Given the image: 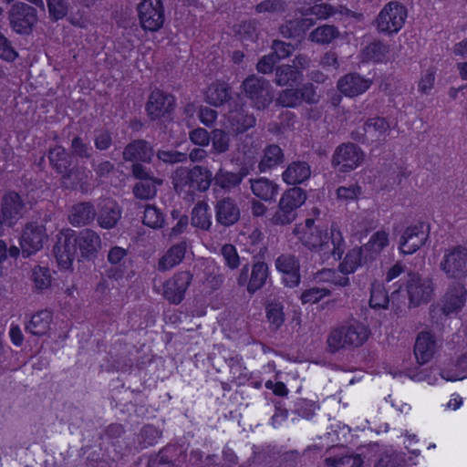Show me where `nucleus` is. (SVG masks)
Here are the masks:
<instances>
[{
  "instance_id": "39",
  "label": "nucleus",
  "mask_w": 467,
  "mask_h": 467,
  "mask_svg": "<svg viewBox=\"0 0 467 467\" xmlns=\"http://www.w3.org/2000/svg\"><path fill=\"white\" fill-rule=\"evenodd\" d=\"M246 175L244 171L239 172H232L223 169H219L213 176L214 185L222 188L226 192H230L232 189L237 187Z\"/></svg>"
},
{
  "instance_id": "7",
  "label": "nucleus",
  "mask_w": 467,
  "mask_h": 467,
  "mask_svg": "<svg viewBox=\"0 0 467 467\" xmlns=\"http://www.w3.org/2000/svg\"><path fill=\"white\" fill-rule=\"evenodd\" d=\"M364 152L356 144L348 142L337 146L332 156V166L340 172H349L360 165Z\"/></svg>"
},
{
  "instance_id": "64",
  "label": "nucleus",
  "mask_w": 467,
  "mask_h": 467,
  "mask_svg": "<svg viewBox=\"0 0 467 467\" xmlns=\"http://www.w3.org/2000/svg\"><path fill=\"white\" fill-rule=\"evenodd\" d=\"M271 47L273 49L272 54L277 61L290 57L295 50L294 45L278 39L272 42Z\"/></svg>"
},
{
  "instance_id": "42",
  "label": "nucleus",
  "mask_w": 467,
  "mask_h": 467,
  "mask_svg": "<svg viewBox=\"0 0 467 467\" xmlns=\"http://www.w3.org/2000/svg\"><path fill=\"white\" fill-rule=\"evenodd\" d=\"M366 130H368L370 140H380L385 138L390 130V123L386 118L375 116L368 118L366 122Z\"/></svg>"
},
{
  "instance_id": "1",
  "label": "nucleus",
  "mask_w": 467,
  "mask_h": 467,
  "mask_svg": "<svg viewBox=\"0 0 467 467\" xmlns=\"http://www.w3.org/2000/svg\"><path fill=\"white\" fill-rule=\"evenodd\" d=\"M300 240L309 250L323 253L324 255L331 254L336 260L341 259L345 252L344 238L335 225L331 226L330 235L321 228H312L303 231Z\"/></svg>"
},
{
  "instance_id": "10",
  "label": "nucleus",
  "mask_w": 467,
  "mask_h": 467,
  "mask_svg": "<svg viewBox=\"0 0 467 467\" xmlns=\"http://www.w3.org/2000/svg\"><path fill=\"white\" fill-rule=\"evenodd\" d=\"M429 239V226L418 223L408 226L400 236L399 248L404 254H412L422 247Z\"/></svg>"
},
{
  "instance_id": "62",
  "label": "nucleus",
  "mask_w": 467,
  "mask_h": 467,
  "mask_svg": "<svg viewBox=\"0 0 467 467\" xmlns=\"http://www.w3.org/2000/svg\"><path fill=\"white\" fill-rule=\"evenodd\" d=\"M159 161H161L167 164H175L179 162H184L188 159V155L185 152L178 150H159L156 153Z\"/></svg>"
},
{
  "instance_id": "37",
  "label": "nucleus",
  "mask_w": 467,
  "mask_h": 467,
  "mask_svg": "<svg viewBox=\"0 0 467 467\" xmlns=\"http://www.w3.org/2000/svg\"><path fill=\"white\" fill-rule=\"evenodd\" d=\"M52 168L60 174H66L72 164V156L62 146H56L48 152Z\"/></svg>"
},
{
  "instance_id": "30",
  "label": "nucleus",
  "mask_w": 467,
  "mask_h": 467,
  "mask_svg": "<svg viewBox=\"0 0 467 467\" xmlns=\"http://www.w3.org/2000/svg\"><path fill=\"white\" fill-rule=\"evenodd\" d=\"M311 176V169L306 161H295L289 163L282 173L283 181L289 185L300 184Z\"/></svg>"
},
{
  "instance_id": "6",
  "label": "nucleus",
  "mask_w": 467,
  "mask_h": 467,
  "mask_svg": "<svg viewBox=\"0 0 467 467\" xmlns=\"http://www.w3.org/2000/svg\"><path fill=\"white\" fill-rule=\"evenodd\" d=\"M8 18L15 32L28 35L37 22V11L27 4L17 2L8 11Z\"/></svg>"
},
{
  "instance_id": "41",
  "label": "nucleus",
  "mask_w": 467,
  "mask_h": 467,
  "mask_svg": "<svg viewBox=\"0 0 467 467\" xmlns=\"http://www.w3.org/2000/svg\"><path fill=\"white\" fill-rule=\"evenodd\" d=\"M231 88L225 83H213L206 91L207 103L219 107L228 102L231 99Z\"/></svg>"
},
{
  "instance_id": "14",
  "label": "nucleus",
  "mask_w": 467,
  "mask_h": 467,
  "mask_svg": "<svg viewBox=\"0 0 467 467\" xmlns=\"http://www.w3.org/2000/svg\"><path fill=\"white\" fill-rule=\"evenodd\" d=\"M192 274L190 271L176 273L163 285V296L171 304L179 305L185 296V293L192 281Z\"/></svg>"
},
{
  "instance_id": "49",
  "label": "nucleus",
  "mask_w": 467,
  "mask_h": 467,
  "mask_svg": "<svg viewBox=\"0 0 467 467\" xmlns=\"http://www.w3.org/2000/svg\"><path fill=\"white\" fill-rule=\"evenodd\" d=\"M389 52V47L380 40H376L368 44L363 49V57L366 60L374 62L383 61Z\"/></svg>"
},
{
  "instance_id": "16",
  "label": "nucleus",
  "mask_w": 467,
  "mask_h": 467,
  "mask_svg": "<svg viewBox=\"0 0 467 467\" xmlns=\"http://www.w3.org/2000/svg\"><path fill=\"white\" fill-rule=\"evenodd\" d=\"M327 453L324 464L327 467H363L362 455L344 446H332L327 449Z\"/></svg>"
},
{
  "instance_id": "23",
  "label": "nucleus",
  "mask_w": 467,
  "mask_h": 467,
  "mask_svg": "<svg viewBox=\"0 0 467 467\" xmlns=\"http://www.w3.org/2000/svg\"><path fill=\"white\" fill-rule=\"evenodd\" d=\"M76 238L81 258L91 260L97 257L101 249V239L97 232L86 228L81 230Z\"/></svg>"
},
{
  "instance_id": "35",
  "label": "nucleus",
  "mask_w": 467,
  "mask_h": 467,
  "mask_svg": "<svg viewBox=\"0 0 467 467\" xmlns=\"http://www.w3.org/2000/svg\"><path fill=\"white\" fill-rule=\"evenodd\" d=\"M441 377L447 381L462 380L467 378V351L451 361L440 372Z\"/></svg>"
},
{
  "instance_id": "25",
  "label": "nucleus",
  "mask_w": 467,
  "mask_h": 467,
  "mask_svg": "<svg viewBox=\"0 0 467 467\" xmlns=\"http://www.w3.org/2000/svg\"><path fill=\"white\" fill-rule=\"evenodd\" d=\"M372 80L358 73H349L341 77L337 84L338 90L347 97H357L369 88Z\"/></svg>"
},
{
  "instance_id": "22",
  "label": "nucleus",
  "mask_w": 467,
  "mask_h": 467,
  "mask_svg": "<svg viewBox=\"0 0 467 467\" xmlns=\"http://www.w3.org/2000/svg\"><path fill=\"white\" fill-rule=\"evenodd\" d=\"M77 238L67 234H61L54 246V254L57 261L63 268H68L77 254Z\"/></svg>"
},
{
  "instance_id": "11",
  "label": "nucleus",
  "mask_w": 467,
  "mask_h": 467,
  "mask_svg": "<svg viewBox=\"0 0 467 467\" xmlns=\"http://www.w3.org/2000/svg\"><path fill=\"white\" fill-rule=\"evenodd\" d=\"M434 287L431 278L410 274L407 281V292L410 304L418 306L431 300Z\"/></svg>"
},
{
  "instance_id": "28",
  "label": "nucleus",
  "mask_w": 467,
  "mask_h": 467,
  "mask_svg": "<svg viewBox=\"0 0 467 467\" xmlns=\"http://www.w3.org/2000/svg\"><path fill=\"white\" fill-rule=\"evenodd\" d=\"M249 183L253 194L259 200L266 202H272L275 201L279 192V185L274 181L261 177L256 179H250Z\"/></svg>"
},
{
  "instance_id": "8",
  "label": "nucleus",
  "mask_w": 467,
  "mask_h": 467,
  "mask_svg": "<svg viewBox=\"0 0 467 467\" xmlns=\"http://www.w3.org/2000/svg\"><path fill=\"white\" fill-rule=\"evenodd\" d=\"M140 24L144 30L158 31L164 23V9L161 0H142L138 5Z\"/></svg>"
},
{
  "instance_id": "45",
  "label": "nucleus",
  "mask_w": 467,
  "mask_h": 467,
  "mask_svg": "<svg viewBox=\"0 0 467 467\" xmlns=\"http://www.w3.org/2000/svg\"><path fill=\"white\" fill-rule=\"evenodd\" d=\"M338 36L339 31L335 26L323 25L315 28L309 34L308 38L310 41L319 45H328Z\"/></svg>"
},
{
  "instance_id": "55",
  "label": "nucleus",
  "mask_w": 467,
  "mask_h": 467,
  "mask_svg": "<svg viewBox=\"0 0 467 467\" xmlns=\"http://www.w3.org/2000/svg\"><path fill=\"white\" fill-rule=\"evenodd\" d=\"M142 223L150 228L159 229L163 226L164 217L156 206L148 204L145 206Z\"/></svg>"
},
{
  "instance_id": "61",
  "label": "nucleus",
  "mask_w": 467,
  "mask_h": 467,
  "mask_svg": "<svg viewBox=\"0 0 467 467\" xmlns=\"http://www.w3.org/2000/svg\"><path fill=\"white\" fill-rule=\"evenodd\" d=\"M330 291L326 288H320L317 286L306 289L300 296L303 304H315L320 301L325 296H328Z\"/></svg>"
},
{
  "instance_id": "54",
  "label": "nucleus",
  "mask_w": 467,
  "mask_h": 467,
  "mask_svg": "<svg viewBox=\"0 0 467 467\" xmlns=\"http://www.w3.org/2000/svg\"><path fill=\"white\" fill-rule=\"evenodd\" d=\"M296 212L287 208L285 204L279 202L277 210L270 218V223L273 225H288L296 220Z\"/></svg>"
},
{
  "instance_id": "50",
  "label": "nucleus",
  "mask_w": 467,
  "mask_h": 467,
  "mask_svg": "<svg viewBox=\"0 0 467 467\" xmlns=\"http://www.w3.org/2000/svg\"><path fill=\"white\" fill-rule=\"evenodd\" d=\"M213 151L216 154L227 152L231 147L230 133L222 129H214L211 131Z\"/></svg>"
},
{
  "instance_id": "51",
  "label": "nucleus",
  "mask_w": 467,
  "mask_h": 467,
  "mask_svg": "<svg viewBox=\"0 0 467 467\" xmlns=\"http://www.w3.org/2000/svg\"><path fill=\"white\" fill-rule=\"evenodd\" d=\"M192 169L186 167L177 168L171 176L173 188L177 192H182L186 187H192Z\"/></svg>"
},
{
  "instance_id": "18",
  "label": "nucleus",
  "mask_w": 467,
  "mask_h": 467,
  "mask_svg": "<svg viewBox=\"0 0 467 467\" xmlns=\"http://www.w3.org/2000/svg\"><path fill=\"white\" fill-rule=\"evenodd\" d=\"M214 211L216 223L223 227L234 225L241 218V210L238 203L229 196L218 200Z\"/></svg>"
},
{
  "instance_id": "34",
  "label": "nucleus",
  "mask_w": 467,
  "mask_h": 467,
  "mask_svg": "<svg viewBox=\"0 0 467 467\" xmlns=\"http://www.w3.org/2000/svg\"><path fill=\"white\" fill-rule=\"evenodd\" d=\"M61 184L66 189H76L78 186L82 192H85L88 187V172L84 167H73L62 175Z\"/></svg>"
},
{
  "instance_id": "19",
  "label": "nucleus",
  "mask_w": 467,
  "mask_h": 467,
  "mask_svg": "<svg viewBox=\"0 0 467 467\" xmlns=\"http://www.w3.org/2000/svg\"><path fill=\"white\" fill-rule=\"evenodd\" d=\"M174 98L160 89L153 90L146 104V110L150 118L154 120L164 117L174 109Z\"/></svg>"
},
{
  "instance_id": "47",
  "label": "nucleus",
  "mask_w": 467,
  "mask_h": 467,
  "mask_svg": "<svg viewBox=\"0 0 467 467\" xmlns=\"http://www.w3.org/2000/svg\"><path fill=\"white\" fill-rule=\"evenodd\" d=\"M192 187H195L202 192H206L213 182L212 171L207 167L200 165H196L192 168Z\"/></svg>"
},
{
  "instance_id": "43",
  "label": "nucleus",
  "mask_w": 467,
  "mask_h": 467,
  "mask_svg": "<svg viewBox=\"0 0 467 467\" xmlns=\"http://www.w3.org/2000/svg\"><path fill=\"white\" fill-rule=\"evenodd\" d=\"M192 225L203 231H208L212 225L209 205L205 202H199L192 211Z\"/></svg>"
},
{
  "instance_id": "9",
  "label": "nucleus",
  "mask_w": 467,
  "mask_h": 467,
  "mask_svg": "<svg viewBox=\"0 0 467 467\" xmlns=\"http://www.w3.org/2000/svg\"><path fill=\"white\" fill-rule=\"evenodd\" d=\"M302 102L307 104L317 102L315 88L310 83L305 84L299 88L283 89L275 99L276 105L284 108H296Z\"/></svg>"
},
{
  "instance_id": "46",
  "label": "nucleus",
  "mask_w": 467,
  "mask_h": 467,
  "mask_svg": "<svg viewBox=\"0 0 467 467\" xmlns=\"http://www.w3.org/2000/svg\"><path fill=\"white\" fill-rule=\"evenodd\" d=\"M306 200V192L302 188L293 187L285 191L279 202L285 204L287 208L296 212Z\"/></svg>"
},
{
  "instance_id": "31",
  "label": "nucleus",
  "mask_w": 467,
  "mask_h": 467,
  "mask_svg": "<svg viewBox=\"0 0 467 467\" xmlns=\"http://www.w3.org/2000/svg\"><path fill=\"white\" fill-rule=\"evenodd\" d=\"M315 24L312 18L298 17L288 19L279 26V33L285 38L302 37Z\"/></svg>"
},
{
  "instance_id": "17",
  "label": "nucleus",
  "mask_w": 467,
  "mask_h": 467,
  "mask_svg": "<svg viewBox=\"0 0 467 467\" xmlns=\"http://www.w3.org/2000/svg\"><path fill=\"white\" fill-rule=\"evenodd\" d=\"M275 268L282 274V281L285 286L293 288L299 285L300 263L296 256L290 254L279 255L275 259Z\"/></svg>"
},
{
  "instance_id": "59",
  "label": "nucleus",
  "mask_w": 467,
  "mask_h": 467,
  "mask_svg": "<svg viewBox=\"0 0 467 467\" xmlns=\"http://www.w3.org/2000/svg\"><path fill=\"white\" fill-rule=\"evenodd\" d=\"M404 463L405 458L400 453L385 451L380 455L375 467H403Z\"/></svg>"
},
{
  "instance_id": "4",
  "label": "nucleus",
  "mask_w": 467,
  "mask_h": 467,
  "mask_svg": "<svg viewBox=\"0 0 467 467\" xmlns=\"http://www.w3.org/2000/svg\"><path fill=\"white\" fill-rule=\"evenodd\" d=\"M241 88L252 107L258 110L265 109L273 101L271 84L265 78L249 75L242 82Z\"/></svg>"
},
{
  "instance_id": "60",
  "label": "nucleus",
  "mask_w": 467,
  "mask_h": 467,
  "mask_svg": "<svg viewBox=\"0 0 467 467\" xmlns=\"http://www.w3.org/2000/svg\"><path fill=\"white\" fill-rule=\"evenodd\" d=\"M50 17L55 20L64 18L68 11V3L66 0H47Z\"/></svg>"
},
{
  "instance_id": "53",
  "label": "nucleus",
  "mask_w": 467,
  "mask_h": 467,
  "mask_svg": "<svg viewBox=\"0 0 467 467\" xmlns=\"http://www.w3.org/2000/svg\"><path fill=\"white\" fill-rule=\"evenodd\" d=\"M69 150L72 158L88 160L94 153L92 146L80 136L72 139Z\"/></svg>"
},
{
  "instance_id": "13",
  "label": "nucleus",
  "mask_w": 467,
  "mask_h": 467,
  "mask_svg": "<svg viewBox=\"0 0 467 467\" xmlns=\"http://www.w3.org/2000/svg\"><path fill=\"white\" fill-rule=\"evenodd\" d=\"M467 299V289L465 285L453 281L448 285V287L441 298V311L445 316L458 314L464 306Z\"/></svg>"
},
{
  "instance_id": "44",
  "label": "nucleus",
  "mask_w": 467,
  "mask_h": 467,
  "mask_svg": "<svg viewBox=\"0 0 467 467\" xmlns=\"http://www.w3.org/2000/svg\"><path fill=\"white\" fill-rule=\"evenodd\" d=\"M389 244V234L384 231H378L372 234L369 241L363 245L367 258L374 260Z\"/></svg>"
},
{
  "instance_id": "3",
  "label": "nucleus",
  "mask_w": 467,
  "mask_h": 467,
  "mask_svg": "<svg viewBox=\"0 0 467 467\" xmlns=\"http://www.w3.org/2000/svg\"><path fill=\"white\" fill-rule=\"evenodd\" d=\"M439 267L448 279L460 281L467 277V247L457 244L446 248Z\"/></svg>"
},
{
  "instance_id": "2",
  "label": "nucleus",
  "mask_w": 467,
  "mask_h": 467,
  "mask_svg": "<svg viewBox=\"0 0 467 467\" xmlns=\"http://www.w3.org/2000/svg\"><path fill=\"white\" fill-rule=\"evenodd\" d=\"M369 334L368 327L358 321L335 327L327 336V349L336 353L340 349L359 348L368 340Z\"/></svg>"
},
{
  "instance_id": "33",
  "label": "nucleus",
  "mask_w": 467,
  "mask_h": 467,
  "mask_svg": "<svg viewBox=\"0 0 467 467\" xmlns=\"http://www.w3.org/2000/svg\"><path fill=\"white\" fill-rule=\"evenodd\" d=\"M187 250L186 242L173 244L159 260L158 270L168 271L179 265L185 256Z\"/></svg>"
},
{
  "instance_id": "12",
  "label": "nucleus",
  "mask_w": 467,
  "mask_h": 467,
  "mask_svg": "<svg viewBox=\"0 0 467 467\" xmlns=\"http://www.w3.org/2000/svg\"><path fill=\"white\" fill-rule=\"evenodd\" d=\"M47 239V234L44 225L36 223H26L20 238L23 256L28 257L42 249Z\"/></svg>"
},
{
  "instance_id": "20",
  "label": "nucleus",
  "mask_w": 467,
  "mask_h": 467,
  "mask_svg": "<svg viewBox=\"0 0 467 467\" xmlns=\"http://www.w3.org/2000/svg\"><path fill=\"white\" fill-rule=\"evenodd\" d=\"M229 108L227 120L235 133H244L255 125V117L245 110L244 104L232 102Z\"/></svg>"
},
{
  "instance_id": "26",
  "label": "nucleus",
  "mask_w": 467,
  "mask_h": 467,
  "mask_svg": "<svg viewBox=\"0 0 467 467\" xmlns=\"http://www.w3.org/2000/svg\"><path fill=\"white\" fill-rule=\"evenodd\" d=\"M0 209L8 221L15 225L24 215L25 203L16 192L9 191L3 195Z\"/></svg>"
},
{
  "instance_id": "24",
  "label": "nucleus",
  "mask_w": 467,
  "mask_h": 467,
  "mask_svg": "<svg viewBox=\"0 0 467 467\" xmlns=\"http://www.w3.org/2000/svg\"><path fill=\"white\" fill-rule=\"evenodd\" d=\"M440 348L435 336L428 331H421L416 338L414 355L417 362L423 365L429 362Z\"/></svg>"
},
{
  "instance_id": "40",
  "label": "nucleus",
  "mask_w": 467,
  "mask_h": 467,
  "mask_svg": "<svg viewBox=\"0 0 467 467\" xmlns=\"http://www.w3.org/2000/svg\"><path fill=\"white\" fill-rule=\"evenodd\" d=\"M302 78L303 74H300L299 70L292 65L283 64L275 68L274 81L277 86L284 87L293 86L301 81Z\"/></svg>"
},
{
  "instance_id": "57",
  "label": "nucleus",
  "mask_w": 467,
  "mask_h": 467,
  "mask_svg": "<svg viewBox=\"0 0 467 467\" xmlns=\"http://www.w3.org/2000/svg\"><path fill=\"white\" fill-rule=\"evenodd\" d=\"M161 437V431L152 425H146L138 435V442L141 448H148L153 446Z\"/></svg>"
},
{
  "instance_id": "27",
  "label": "nucleus",
  "mask_w": 467,
  "mask_h": 467,
  "mask_svg": "<svg viewBox=\"0 0 467 467\" xmlns=\"http://www.w3.org/2000/svg\"><path fill=\"white\" fill-rule=\"evenodd\" d=\"M121 207L114 201H107L97 210V223L103 229H113L121 219Z\"/></svg>"
},
{
  "instance_id": "32",
  "label": "nucleus",
  "mask_w": 467,
  "mask_h": 467,
  "mask_svg": "<svg viewBox=\"0 0 467 467\" xmlns=\"http://www.w3.org/2000/svg\"><path fill=\"white\" fill-rule=\"evenodd\" d=\"M285 161L284 150L276 144H270L263 150V155L258 163V170L261 172H265L283 164Z\"/></svg>"
},
{
  "instance_id": "38",
  "label": "nucleus",
  "mask_w": 467,
  "mask_h": 467,
  "mask_svg": "<svg viewBox=\"0 0 467 467\" xmlns=\"http://www.w3.org/2000/svg\"><path fill=\"white\" fill-rule=\"evenodd\" d=\"M51 322L52 313L47 309L41 310L31 317L26 329L32 335L43 336L48 331Z\"/></svg>"
},
{
  "instance_id": "48",
  "label": "nucleus",
  "mask_w": 467,
  "mask_h": 467,
  "mask_svg": "<svg viewBox=\"0 0 467 467\" xmlns=\"http://www.w3.org/2000/svg\"><path fill=\"white\" fill-rule=\"evenodd\" d=\"M161 183L162 180L159 178L140 181L134 185L133 193L135 197L141 200L152 199L157 193L156 185H161Z\"/></svg>"
},
{
  "instance_id": "21",
  "label": "nucleus",
  "mask_w": 467,
  "mask_h": 467,
  "mask_svg": "<svg viewBox=\"0 0 467 467\" xmlns=\"http://www.w3.org/2000/svg\"><path fill=\"white\" fill-rule=\"evenodd\" d=\"M154 153V149L150 142L143 139H137L131 140L124 147L122 157L125 161L150 163Z\"/></svg>"
},
{
  "instance_id": "56",
  "label": "nucleus",
  "mask_w": 467,
  "mask_h": 467,
  "mask_svg": "<svg viewBox=\"0 0 467 467\" xmlns=\"http://www.w3.org/2000/svg\"><path fill=\"white\" fill-rule=\"evenodd\" d=\"M32 280L37 291L49 288L52 281L49 269L39 265L35 266L32 270Z\"/></svg>"
},
{
  "instance_id": "36",
  "label": "nucleus",
  "mask_w": 467,
  "mask_h": 467,
  "mask_svg": "<svg viewBox=\"0 0 467 467\" xmlns=\"http://www.w3.org/2000/svg\"><path fill=\"white\" fill-rule=\"evenodd\" d=\"M370 261V258H367L363 246L355 247L348 252L344 261L339 265V270L344 274L354 273L358 266Z\"/></svg>"
},
{
  "instance_id": "52",
  "label": "nucleus",
  "mask_w": 467,
  "mask_h": 467,
  "mask_svg": "<svg viewBox=\"0 0 467 467\" xmlns=\"http://www.w3.org/2000/svg\"><path fill=\"white\" fill-rule=\"evenodd\" d=\"M389 303V297L380 283H373L370 291L369 306L374 309H386Z\"/></svg>"
},
{
  "instance_id": "15",
  "label": "nucleus",
  "mask_w": 467,
  "mask_h": 467,
  "mask_svg": "<svg viewBox=\"0 0 467 467\" xmlns=\"http://www.w3.org/2000/svg\"><path fill=\"white\" fill-rule=\"evenodd\" d=\"M249 266L244 265L237 278V284L241 286L246 285L247 291L251 294L262 288L269 275L268 265L262 261L253 264L251 276L248 279Z\"/></svg>"
},
{
  "instance_id": "5",
  "label": "nucleus",
  "mask_w": 467,
  "mask_h": 467,
  "mask_svg": "<svg viewBox=\"0 0 467 467\" xmlns=\"http://www.w3.org/2000/svg\"><path fill=\"white\" fill-rule=\"evenodd\" d=\"M407 15L403 5L399 2L388 3L375 20L378 31L388 35L398 33L405 24Z\"/></svg>"
},
{
  "instance_id": "29",
  "label": "nucleus",
  "mask_w": 467,
  "mask_h": 467,
  "mask_svg": "<svg viewBox=\"0 0 467 467\" xmlns=\"http://www.w3.org/2000/svg\"><path fill=\"white\" fill-rule=\"evenodd\" d=\"M97 216V209L90 202H81L72 206L68 221L73 226L81 227L91 223Z\"/></svg>"
},
{
  "instance_id": "63",
  "label": "nucleus",
  "mask_w": 467,
  "mask_h": 467,
  "mask_svg": "<svg viewBox=\"0 0 467 467\" xmlns=\"http://www.w3.org/2000/svg\"><path fill=\"white\" fill-rule=\"evenodd\" d=\"M93 141L97 150H107L113 144L112 133L108 130H97L94 132Z\"/></svg>"
},
{
  "instance_id": "58",
  "label": "nucleus",
  "mask_w": 467,
  "mask_h": 467,
  "mask_svg": "<svg viewBox=\"0 0 467 467\" xmlns=\"http://www.w3.org/2000/svg\"><path fill=\"white\" fill-rule=\"evenodd\" d=\"M266 317L274 329L279 328L285 321L283 306L277 302L269 303L266 306Z\"/></svg>"
}]
</instances>
